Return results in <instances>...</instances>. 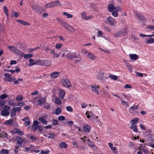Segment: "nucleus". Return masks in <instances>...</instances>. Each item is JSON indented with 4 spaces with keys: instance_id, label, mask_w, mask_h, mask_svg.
Segmentation results:
<instances>
[{
    "instance_id": "obj_1",
    "label": "nucleus",
    "mask_w": 154,
    "mask_h": 154,
    "mask_svg": "<svg viewBox=\"0 0 154 154\" xmlns=\"http://www.w3.org/2000/svg\"><path fill=\"white\" fill-rule=\"evenodd\" d=\"M58 22L61 26L71 32L75 31V29L72 27L67 24L64 20L58 17L57 18Z\"/></svg>"
},
{
    "instance_id": "obj_2",
    "label": "nucleus",
    "mask_w": 154,
    "mask_h": 154,
    "mask_svg": "<svg viewBox=\"0 0 154 154\" xmlns=\"http://www.w3.org/2000/svg\"><path fill=\"white\" fill-rule=\"evenodd\" d=\"M8 48L12 52L18 55L20 57H23V52L17 48L13 46H9Z\"/></svg>"
},
{
    "instance_id": "obj_3",
    "label": "nucleus",
    "mask_w": 154,
    "mask_h": 154,
    "mask_svg": "<svg viewBox=\"0 0 154 154\" xmlns=\"http://www.w3.org/2000/svg\"><path fill=\"white\" fill-rule=\"evenodd\" d=\"M104 72L102 71H99L97 75L98 79L102 82H104L107 79V77L104 76Z\"/></svg>"
},
{
    "instance_id": "obj_4",
    "label": "nucleus",
    "mask_w": 154,
    "mask_h": 154,
    "mask_svg": "<svg viewBox=\"0 0 154 154\" xmlns=\"http://www.w3.org/2000/svg\"><path fill=\"white\" fill-rule=\"evenodd\" d=\"M62 82L63 85L67 88H69L72 86L69 79H63Z\"/></svg>"
},
{
    "instance_id": "obj_5",
    "label": "nucleus",
    "mask_w": 154,
    "mask_h": 154,
    "mask_svg": "<svg viewBox=\"0 0 154 154\" xmlns=\"http://www.w3.org/2000/svg\"><path fill=\"white\" fill-rule=\"evenodd\" d=\"M107 20L111 26H115L116 25V21L112 17H108Z\"/></svg>"
},
{
    "instance_id": "obj_6",
    "label": "nucleus",
    "mask_w": 154,
    "mask_h": 154,
    "mask_svg": "<svg viewBox=\"0 0 154 154\" xmlns=\"http://www.w3.org/2000/svg\"><path fill=\"white\" fill-rule=\"evenodd\" d=\"M5 77L4 79V80L5 81L7 82H12L13 81L12 78H11V75L9 74L8 73H6L4 74Z\"/></svg>"
},
{
    "instance_id": "obj_7",
    "label": "nucleus",
    "mask_w": 154,
    "mask_h": 154,
    "mask_svg": "<svg viewBox=\"0 0 154 154\" xmlns=\"http://www.w3.org/2000/svg\"><path fill=\"white\" fill-rule=\"evenodd\" d=\"M43 60H34V62L32 64H30L29 66H32L35 65L43 66Z\"/></svg>"
},
{
    "instance_id": "obj_8",
    "label": "nucleus",
    "mask_w": 154,
    "mask_h": 154,
    "mask_svg": "<svg viewBox=\"0 0 154 154\" xmlns=\"http://www.w3.org/2000/svg\"><path fill=\"white\" fill-rule=\"evenodd\" d=\"M60 52L59 54L56 52L55 50L53 49H51V50L50 53L53 55V57L54 58H58L60 55Z\"/></svg>"
},
{
    "instance_id": "obj_9",
    "label": "nucleus",
    "mask_w": 154,
    "mask_h": 154,
    "mask_svg": "<svg viewBox=\"0 0 154 154\" xmlns=\"http://www.w3.org/2000/svg\"><path fill=\"white\" fill-rule=\"evenodd\" d=\"M122 8L119 6L115 7L112 4H109L108 7V10H121Z\"/></svg>"
},
{
    "instance_id": "obj_10",
    "label": "nucleus",
    "mask_w": 154,
    "mask_h": 154,
    "mask_svg": "<svg viewBox=\"0 0 154 154\" xmlns=\"http://www.w3.org/2000/svg\"><path fill=\"white\" fill-rule=\"evenodd\" d=\"M129 56L131 59L134 61L136 60L139 58L138 55L135 54H130Z\"/></svg>"
},
{
    "instance_id": "obj_11",
    "label": "nucleus",
    "mask_w": 154,
    "mask_h": 154,
    "mask_svg": "<svg viewBox=\"0 0 154 154\" xmlns=\"http://www.w3.org/2000/svg\"><path fill=\"white\" fill-rule=\"evenodd\" d=\"M47 117V116L40 117L38 118V120L43 124L46 125L48 123L47 121L45 120Z\"/></svg>"
},
{
    "instance_id": "obj_12",
    "label": "nucleus",
    "mask_w": 154,
    "mask_h": 154,
    "mask_svg": "<svg viewBox=\"0 0 154 154\" xmlns=\"http://www.w3.org/2000/svg\"><path fill=\"white\" fill-rule=\"evenodd\" d=\"M154 42V38L152 37L145 38V43L146 44H150Z\"/></svg>"
},
{
    "instance_id": "obj_13",
    "label": "nucleus",
    "mask_w": 154,
    "mask_h": 154,
    "mask_svg": "<svg viewBox=\"0 0 154 154\" xmlns=\"http://www.w3.org/2000/svg\"><path fill=\"white\" fill-rule=\"evenodd\" d=\"M46 101V98L42 97L38 99L37 102V103L38 105H41L45 103Z\"/></svg>"
},
{
    "instance_id": "obj_14",
    "label": "nucleus",
    "mask_w": 154,
    "mask_h": 154,
    "mask_svg": "<svg viewBox=\"0 0 154 154\" xmlns=\"http://www.w3.org/2000/svg\"><path fill=\"white\" fill-rule=\"evenodd\" d=\"M99 88V86H97L96 85H93L91 86V89L92 91L96 93V94L98 95L99 94V92L98 90Z\"/></svg>"
},
{
    "instance_id": "obj_15",
    "label": "nucleus",
    "mask_w": 154,
    "mask_h": 154,
    "mask_svg": "<svg viewBox=\"0 0 154 154\" xmlns=\"http://www.w3.org/2000/svg\"><path fill=\"white\" fill-rule=\"evenodd\" d=\"M66 57L69 59L72 60L75 58H78V57L75 55L71 54L70 53H67L66 55Z\"/></svg>"
},
{
    "instance_id": "obj_16",
    "label": "nucleus",
    "mask_w": 154,
    "mask_h": 154,
    "mask_svg": "<svg viewBox=\"0 0 154 154\" xmlns=\"http://www.w3.org/2000/svg\"><path fill=\"white\" fill-rule=\"evenodd\" d=\"M81 16L83 20H87L90 19L91 17L90 16H87L86 15V13L85 11H83L81 14Z\"/></svg>"
},
{
    "instance_id": "obj_17",
    "label": "nucleus",
    "mask_w": 154,
    "mask_h": 154,
    "mask_svg": "<svg viewBox=\"0 0 154 154\" xmlns=\"http://www.w3.org/2000/svg\"><path fill=\"white\" fill-rule=\"evenodd\" d=\"M135 14L136 17L138 20L140 21L143 20V16L142 14H141L140 13L136 12H135Z\"/></svg>"
},
{
    "instance_id": "obj_18",
    "label": "nucleus",
    "mask_w": 154,
    "mask_h": 154,
    "mask_svg": "<svg viewBox=\"0 0 154 154\" xmlns=\"http://www.w3.org/2000/svg\"><path fill=\"white\" fill-rule=\"evenodd\" d=\"M59 72H54L50 74V76L51 78L55 79L59 76Z\"/></svg>"
},
{
    "instance_id": "obj_19",
    "label": "nucleus",
    "mask_w": 154,
    "mask_h": 154,
    "mask_svg": "<svg viewBox=\"0 0 154 154\" xmlns=\"http://www.w3.org/2000/svg\"><path fill=\"white\" fill-rule=\"evenodd\" d=\"M22 121L25 122L24 125L26 126L29 125L30 123L28 117H26L25 118L23 119Z\"/></svg>"
},
{
    "instance_id": "obj_20",
    "label": "nucleus",
    "mask_w": 154,
    "mask_h": 154,
    "mask_svg": "<svg viewBox=\"0 0 154 154\" xmlns=\"http://www.w3.org/2000/svg\"><path fill=\"white\" fill-rule=\"evenodd\" d=\"M16 21L23 25L29 26L30 25V23L21 20H17Z\"/></svg>"
},
{
    "instance_id": "obj_21",
    "label": "nucleus",
    "mask_w": 154,
    "mask_h": 154,
    "mask_svg": "<svg viewBox=\"0 0 154 154\" xmlns=\"http://www.w3.org/2000/svg\"><path fill=\"white\" fill-rule=\"evenodd\" d=\"M52 3L54 7L57 6H61L62 5V4L59 0H56L52 2Z\"/></svg>"
},
{
    "instance_id": "obj_22",
    "label": "nucleus",
    "mask_w": 154,
    "mask_h": 154,
    "mask_svg": "<svg viewBox=\"0 0 154 154\" xmlns=\"http://www.w3.org/2000/svg\"><path fill=\"white\" fill-rule=\"evenodd\" d=\"M87 56L88 58L92 60H94L96 57L95 55L90 52L88 53V54L87 55Z\"/></svg>"
},
{
    "instance_id": "obj_23",
    "label": "nucleus",
    "mask_w": 154,
    "mask_h": 154,
    "mask_svg": "<svg viewBox=\"0 0 154 154\" xmlns=\"http://www.w3.org/2000/svg\"><path fill=\"white\" fill-rule=\"evenodd\" d=\"M51 61L47 60H43V66H49L51 64Z\"/></svg>"
},
{
    "instance_id": "obj_24",
    "label": "nucleus",
    "mask_w": 154,
    "mask_h": 154,
    "mask_svg": "<svg viewBox=\"0 0 154 154\" xmlns=\"http://www.w3.org/2000/svg\"><path fill=\"white\" fill-rule=\"evenodd\" d=\"M84 130L86 132H89L91 130V127L90 126L88 125H85L83 127Z\"/></svg>"
},
{
    "instance_id": "obj_25",
    "label": "nucleus",
    "mask_w": 154,
    "mask_h": 154,
    "mask_svg": "<svg viewBox=\"0 0 154 154\" xmlns=\"http://www.w3.org/2000/svg\"><path fill=\"white\" fill-rule=\"evenodd\" d=\"M59 147L60 148H66L67 147V144L64 142H63L59 144Z\"/></svg>"
},
{
    "instance_id": "obj_26",
    "label": "nucleus",
    "mask_w": 154,
    "mask_h": 154,
    "mask_svg": "<svg viewBox=\"0 0 154 154\" xmlns=\"http://www.w3.org/2000/svg\"><path fill=\"white\" fill-rule=\"evenodd\" d=\"M16 140L17 141V143L19 144H21L23 142V139L19 137H17L16 138Z\"/></svg>"
},
{
    "instance_id": "obj_27",
    "label": "nucleus",
    "mask_w": 154,
    "mask_h": 154,
    "mask_svg": "<svg viewBox=\"0 0 154 154\" xmlns=\"http://www.w3.org/2000/svg\"><path fill=\"white\" fill-rule=\"evenodd\" d=\"M65 92L63 90H61L59 91V96L61 98L63 99L64 97L65 94Z\"/></svg>"
},
{
    "instance_id": "obj_28",
    "label": "nucleus",
    "mask_w": 154,
    "mask_h": 154,
    "mask_svg": "<svg viewBox=\"0 0 154 154\" xmlns=\"http://www.w3.org/2000/svg\"><path fill=\"white\" fill-rule=\"evenodd\" d=\"M114 37L115 38H117L122 36L121 32L120 31H117L113 34Z\"/></svg>"
},
{
    "instance_id": "obj_29",
    "label": "nucleus",
    "mask_w": 154,
    "mask_h": 154,
    "mask_svg": "<svg viewBox=\"0 0 154 154\" xmlns=\"http://www.w3.org/2000/svg\"><path fill=\"white\" fill-rule=\"evenodd\" d=\"M120 31L121 32L122 36L125 35L128 33L127 29L126 28H124Z\"/></svg>"
},
{
    "instance_id": "obj_30",
    "label": "nucleus",
    "mask_w": 154,
    "mask_h": 154,
    "mask_svg": "<svg viewBox=\"0 0 154 154\" xmlns=\"http://www.w3.org/2000/svg\"><path fill=\"white\" fill-rule=\"evenodd\" d=\"M131 128L134 131L136 132H138V130L137 128V127L135 124L132 123L130 126Z\"/></svg>"
},
{
    "instance_id": "obj_31",
    "label": "nucleus",
    "mask_w": 154,
    "mask_h": 154,
    "mask_svg": "<svg viewBox=\"0 0 154 154\" xmlns=\"http://www.w3.org/2000/svg\"><path fill=\"white\" fill-rule=\"evenodd\" d=\"M1 115L3 116H8L9 114V112L5 109H3L1 112Z\"/></svg>"
},
{
    "instance_id": "obj_32",
    "label": "nucleus",
    "mask_w": 154,
    "mask_h": 154,
    "mask_svg": "<svg viewBox=\"0 0 154 154\" xmlns=\"http://www.w3.org/2000/svg\"><path fill=\"white\" fill-rule=\"evenodd\" d=\"M138 105L136 106L134 105L133 106H131L129 109V111L130 112L132 111H135L138 108Z\"/></svg>"
},
{
    "instance_id": "obj_33",
    "label": "nucleus",
    "mask_w": 154,
    "mask_h": 154,
    "mask_svg": "<svg viewBox=\"0 0 154 154\" xmlns=\"http://www.w3.org/2000/svg\"><path fill=\"white\" fill-rule=\"evenodd\" d=\"M13 123V120L11 119H10L6 121L4 123L5 124L7 125H12Z\"/></svg>"
},
{
    "instance_id": "obj_34",
    "label": "nucleus",
    "mask_w": 154,
    "mask_h": 154,
    "mask_svg": "<svg viewBox=\"0 0 154 154\" xmlns=\"http://www.w3.org/2000/svg\"><path fill=\"white\" fill-rule=\"evenodd\" d=\"M0 136L2 138H7L8 137V134L5 132L2 131L0 134Z\"/></svg>"
},
{
    "instance_id": "obj_35",
    "label": "nucleus",
    "mask_w": 154,
    "mask_h": 154,
    "mask_svg": "<svg viewBox=\"0 0 154 154\" xmlns=\"http://www.w3.org/2000/svg\"><path fill=\"white\" fill-rule=\"evenodd\" d=\"M87 141L88 142V143L89 146L91 147H94V149L96 148V146L92 142L90 141L89 140H88Z\"/></svg>"
},
{
    "instance_id": "obj_36",
    "label": "nucleus",
    "mask_w": 154,
    "mask_h": 154,
    "mask_svg": "<svg viewBox=\"0 0 154 154\" xmlns=\"http://www.w3.org/2000/svg\"><path fill=\"white\" fill-rule=\"evenodd\" d=\"M44 6L46 8H54V7L53 6V4L52 2H50V3H47V4H46Z\"/></svg>"
},
{
    "instance_id": "obj_37",
    "label": "nucleus",
    "mask_w": 154,
    "mask_h": 154,
    "mask_svg": "<svg viewBox=\"0 0 154 154\" xmlns=\"http://www.w3.org/2000/svg\"><path fill=\"white\" fill-rule=\"evenodd\" d=\"M10 15L11 16L14 17H18L19 15L18 14L17 12L14 11H11Z\"/></svg>"
},
{
    "instance_id": "obj_38",
    "label": "nucleus",
    "mask_w": 154,
    "mask_h": 154,
    "mask_svg": "<svg viewBox=\"0 0 154 154\" xmlns=\"http://www.w3.org/2000/svg\"><path fill=\"white\" fill-rule=\"evenodd\" d=\"M55 103L58 105H60L62 103V101L59 98H56L55 100Z\"/></svg>"
},
{
    "instance_id": "obj_39",
    "label": "nucleus",
    "mask_w": 154,
    "mask_h": 154,
    "mask_svg": "<svg viewBox=\"0 0 154 154\" xmlns=\"http://www.w3.org/2000/svg\"><path fill=\"white\" fill-rule=\"evenodd\" d=\"M33 57V55L32 54H27L24 55V57L25 59H28L31 58Z\"/></svg>"
},
{
    "instance_id": "obj_40",
    "label": "nucleus",
    "mask_w": 154,
    "mask_h": 154,
    "mask_svg": "<svg viewBox=\"0 0 154 154\" xmlns=\"http://www.w3.org/2000/svg\"><path fill=\"white\" fill-rule=\"evenodd\" d=\"M63 15L67 16L68 18H71L73 16L72 15L70 14H68L66 12H64L63 13Z\"/></svg>"
},
{
    "instance_id": "obj_41",
    "label": "nucleus",
    "mask_w": 154,
    "mask_h": 154,
    "mask_svg": "<svg viewBox=\"0 0 154 154\" xmlns=\"http://www.w3.org/2000/svg\"><path fill=\"white\" fill-rule=\"evenodd\" d=\"M62 111V109L59 107H57L55 110V114L56 115H58Z\"/></svg>"
},
{
    "instance_id": "obj_42",
    "label": "nucleus",
    "mask_w": 154,
    "mask_h": 154,
    "mask_svg": "<svg viewBox=\"0 0 154 154\" xmlns=\"http://www.w3.org/2000/svg\"><path fill=\"white\" fill-rule=\"evenodd\" d=\"M125 64L127 67L128 68V69L130 70L131 72L132 70V68L131 65L130 64L128 63H126Z\"/></svg>"
},
{
    "instance_id": "obj_43",
    "label": "nucleus",
    "mask_w": 154,
    "mask_h": 154,
    "mask_svg": "<svg viewBox=\"0 0 154 154\" xmlns=\"http://www.w3.org/2000/svg\"><path fill=\"white\" fill-rule=\"evenodd\" d=\"M88 113V114L87 116V118H90L93 115V114L92 112H88L87 111L85 114L86 115H87Z\"/></svg>"
},
{
    "instance_id": "obj_44",
    "label": "nucleus",
    "mask_w": 154,
    "mask_h": 154,
    "mask_svg": "<svg viewBox=\"0 0 154 154\" xmlns=\"http://www.w3.org/2000/svg\"><path fill=\"white\" fill-rule=\"evenodd\" d=\"M16 100L17 101H21L23 100V97L21 95H18L16 97Z\"/></svg>"
},
{
    "instance_id": "obj_45",
    "label": "nucleus",
    "mask_w": 154,
    "mask_h": 154,
    "mask_svg": "<svg viewBox=\"0 0 154 154\" xmlns=\"http://www.w3.org/2000/svg\"><path fill=\"white\" fill-rule=\"evenodd\" d=\"M49 136L48 138L49 139H53L55 136V134L54 133H49Z\"/></svg>"
},
{
    "instance_id": "obj_46",
    "label": "nucleus",
    "mask_w": 154,
    "mask_h": 154,
    "mask_svg": "<svg viewBox=\"0 0 154 154\" xmlns=\"http://www.w3.org/2000/svg\"><path fill=\"white\" fill-rule=\"evenodd\" d=\"M9 152V151L8 149H2L1 150V154H7Z\"/></svg>"
},
{
    "instance_id": "obj_47",
    "label": "nucleus",
    "mask_w": 154,
    "mask_h": 154,
    "mask_svg": "<svg viewBox=\"0 0 154 154\" xmlns=\"http://www.w3.org/2000/svg\"><path fill=\"white\" fill-rule=\"evenodd\" d=\"M19 147V145H16L15 146V148L14 150V152L15 154H19L18 153V149Z\"/></svg>"
},
{
    "instance_id": "obj_48",
    "label": "nucleus",
    "mask_w": 154,
    "mask_h": 154,
    "mask_svg": "<svg viewBox=\"0 0 154 154\" xmlns=\"http://www.w3.org/2000/svg\"><path fill=\"white\" fill-rule=\"evenodd\" d=\"M109 77L110 78L114 80H116L118 79L116 76L114 75H110Z\"/></svg>"
},
{
    "instance_id": "obj_49",
    "label": "nucleus",
    "mask_w": 154,
    "mask_h": 154,
    "mask_svg": "<svg viewBox=\"0 0 154 154\" xmlns=\"http://www.w3.org/2000/svg\"><path fill=\"white\" fill-rule=\"evenodd\" d=\"M108 145L110 147V148L112 150L115 151L116 150V148L115 147H113V144L110 143H108Z\"/></svg>"
},
{
    "instance_id": "obj_50",
    "label": "nucleus",
    "mask_w": 154,
    "mask_h": 154,
    "mask_svg": "<svg viewBox=\"0 0 154 154\" xmlns=\"http://www.w3.org/2000/svg\"><path fill=\"white\" fill-rule=\"evenodd\" d=\"M118 10H115L113 11L112 13V15L114 17H117L118 16Z\"/></svg>"
},
{
    "instance_id": "obj_51",
    "label": "nucleus",
    "mask_w": 154,
    "mask_h": 154,
    "mask_svg": "<svg viewBox=\"0 0 154 154\" xmlns=\"http://www.w3.org/2000/svg\"><path fill=\"white\" fill-rule=\"evenodd\" d=\"M51 48L50 47L49 45H47V46L44 48V50L45 52H48L49 51H51Z\"/></svg>"
},
{
    "instance_id": "obj_52",
    "label": "nucleus",
    "mask_w": 154,
    "mask_h": 154,
    "mask_svg": "<svg viewBox=\"0 0 154 154\" xmlns=\"http://www.w3.org/2000/svg\"><path fill=\"white\" fill-rule=\"evenodd\" d=\"M8 97V95L5 93L3 94H2L0 96V99H5Z\"/></svg>"
},
{
    "instance_id": "obj_53",
    "label": "nucleus",
    "mask_w": 154,
    "mask_h": 154,
    "mask_svg": "<svg viewBox=\"0 0 154 154\" xmlns=\"http://www.w3.org/2000/svg\"><path fill=\"white\" fill-rule=\"evenodd\" d=\"M20 109L21 108L20 107H14L13 109V111L15 112H16L20 111Z\"/></svg>"
},
{
    "instance_id": "obj_54",
    "label": "nucleus",
    "mask_w": 154,
    "mask_h": 154,
    "mask_svg": "<svg viewBox=\"0 0 154 154\" xmlns=\"http://www.w3.org/2000/svg\"><path fill=\"white\" fill-rule=\"evenodd\" d=\"M139 119L137 118H136L134 119H133L131 121V123L132 122L133 124L136 123L138 121Z\"/></svg>"
},
{
    "instance_id": "obj_55",
    "label": "nucleus",
    "mask_w": 154,
    "mask_h": 154,
    "mask_svg": "<svg viewBox=\"0 0 154 154\" xmlns=\"http://www.w3.org/2000/svg\"><path fill=\"white\" fill-rule=\"evenodd\" d=\"M66 109L67 111L70 112H72L73 111L72 108L70 106H67L66 107Z\"/></svg>"
},
{
    "instance_id": "obj_56",
    "label": "nucleus",
    "mask_w": 154,
    "mask_h": 154,
    "mask_svg": "<svg viewBox=\"0 0 154 154\" xmlns=\"http://www.w3.org/2000/svg\"><path fill=\"white\" fill-rule=\"evenodd\" d=\"M29 139H30L32 141H35L37 139V138L36 137L32 135L30 137Z\"/></svg>"
},
{
    "instance_id": "obj_57",
    "label": "nucleus",
    "mask_w": 154,
    "mask_h": 154,
    "mask_svg": "<svg viewBox=\"0 0 154 154\" xmlns=\"http://www.w3.org/2000/svg\"><path fill=\"white\" fill-rule=\"evenodd\" d=\"M146 29H149L150 30H154V26L153 25H149L147 26L146 27Z\"/></svg>"
},
{
    "instance_id": "obj_58",
    "label": "nucleus",
    "mask_w": 154,
    "mask_h": 154,
    "mask_svg": "<svg viewBox=\"0 0 154 154\" xmlns=\"http://www.w3.org/2000/svg\"><path fill=\"white\" fill-rule=\"evenodd\" d=\"M58 123V121L57 120L55 119H53L52 124L54 125L55 126L57 125Z\"/></svg>"
},
{
    "instance_id": "obj_59",
    "label": "nucleus",
    "mask_w": 154,
    "mask_h": 154,
    "mask_svg": "<svg viewBox=\"0 0 154 154\" xmlns=\"http://www.w3.org/2000/svg\"><path fill=\"white\" fill-rule=\"evenodd\" d=\"M62 46V44L57 43L55 45V48L56 49H60Z\"/></svg>"
},
{
    "instance_id": "obj_60",
    "label": "nucleus",
    "mask_w": 154,
    "mask_h": 154,
    "mask_svg": "<svg viewBox=\"0 0 154 154\" xmlns=\"http://www.w3.org/2000/svg\"><path fill=\"white\" fill-rule=\"evenodd\" d=\"M136 75L137 76L142 77L143 76V74L142 73H139L137 72H135Z\"/></svg>"
},
{
    "instance_id": "obj_61",
    "label": "nucleus",
    "mask_w": 154,
    "mask_h": 154,
    "mask_svg": "<svg viewBox=\"0 0 154 154\" xmlns=\"http://www.w3.org/2000/svg\"><path fill=\"white\" fill-rule=\"evenodd\" d=\"M6 102L5 100H1L0 101V105L1 106H3L6 103Z\"/></svg>"
},
{
    "instance_id": "obj_62",
    "label": "nucleus",
    "mask_w": 154,
    "mask_h": 154,
    "mask_svg": "<svg viewBox=\"0 0 154 154\" xmlns=\"http://www.w3.org/2000/svg\"><path fill=\"white\" fill-rule=\"evenodd\" d=\"M65 119V118L63 116H60L58 117V119L60 121L64 120Z\"/></svg>"
},
{
    "instance_id": "obj_63",
    "label": "nucleus",
    "mask_w": 154,
    "mask_h": 154,
    "mask_svg": "<svg viewBox=\"0 0 154 154\" xmlns=\"http://www.w3.org/2000/svg\"><path fill=\"white\" fill-rule=\"evenodd\" d=\"M38 121H35L33 122V124L32 125L33 126H37L38 127Z\"/></svg>"
},
{
    "instance_id": "obj_64",
    "label": "nucleus",
    "mask_w": 154,
    "mask_h": 154,
    "mask_svg": "<svg viewBox=\"0 0 154 154\" xmlns=\"http://www.w3.org/2000/svg\"><path fill=\"white\" fill-rule=\"evenodd\" d=\"M49 152V150L48 149L46 151H42L41 153L42 154H48Z\"/></svg>"
}]
</instances>
